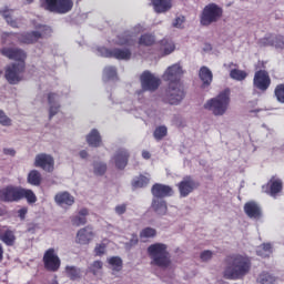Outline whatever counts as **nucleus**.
Returning <instances> with one entry per match:
<instances>
[{
	"label": "nucleus",
	"instance_id": "6",
	"mask_svg": "<svg viewBox=\"0 0 284 284\" xmlns=\"http://www.w3.org/2000/svg\"><path fill=\"white\" fill-rule=\"evenodd\" d=\"M42 7L44 10H49V12L68 14L74 8V2L72 0H43Z\"/></svg>",
	"mask_w": 284,
	"mask_h": 284
},
{
	"label": "nucleus",
	"instance_id": "22",
	"mask_svg": "<svg viewBox=\"0 0 284 284\" xmlns=\"http://www.w3.org/2000/svg\"><path fill=\"white\" fill-rule=\"evenodd\" d=\"M244 212L250 219H261L262 212L261 206L256 202H247L244 205Z\"/></svg>",
	"mask_w": 284,
	"mask_h": 284
},
{
	"label": "nucleus",
	"instance_id": "46",
	"mask_svg": "<svg viewBox=\"0 0 284 284\" xmlns=\"http://www.w3.org/2000/svg\"><path fill=\"white\" fill-rule=\"evenodd\" d=\"M103 270V262L101 261H94L90 267H89V271L94 275V276H98V274H101Z\"/></svg>",
	"mask_w": 284,
	"mask_h": 284
},
{
	"label": "nucleus",
	"instance_id": "35",
	"mask_svg": "<svg viewBox=\"0 0 284 284\" xmlns=\"http://www.w3.org/2000/svg\"><path fill=\"white\" fill-rule=\"evenodd\" d=\"M108 263L113 272H121L123 270V260L119 256L109 257Z\"/></svg>",
	"mask_w": 284,
	"mask_h": 284
},
{
	"label": "nucleus",
	"instance_id": "58",
	"mask_svg": "<svg viewBox=\"0 0 284 284\" xmlns=\"http://www.w3.org/2000/svg\"><path fill=\"white\" fill-rule=\"evenodd\" d=\"M142 156L148 160L150 159L151 154L148 151H143Z\"/></svg>",
	"mask_w": 284,
	"mask_h": 284
},
{
	"label": "nucleus",
	"instance_id": "33",
	"mask_svg": "<svg viewBox=\"0 0 284 284\" xmlns=\"http://www.w3.org/2000/svg\"><path fill=\"white\" fill-rule=\"evenodd\" d=\"M0 239L6 245H14V241L17 240L14 232L10 230H6L4 232L0 230Z\"/></svg>",
	"mask_w": 284,
	"mask_h": 284
},
{
	"label": "nucleus",
	"instance_id": "11",
	"mask_svg": "<svg viewBox=\"0 0 284 284\" xmlns=\"http://www.w3.org/2000/svg\"><path fill=\"white\" fill-rule=\"evenodd\" d=\"M33 165L44 172H54V158L51 154L39 153L34 158Z\"/></svg>",
	"mask_w": 284,
	"mask_h": 284
},
{
	"label": "nucleus",
	"instance_id": "4",
	"mask_svg": "<svg viewBox=\"0 0 284 284\" xmlns=\"http://www.w3.org/2000/svg\"><path fill=\"white\" fill-rule=\"evenodd\" d=\"M204 110L211 112L213 116H224L230 110V90H224L215 98L207 100L204 103Z\"/></svg>",
	"mask_w": 284,
	"mask_h": 284
},
{
	"label": "nucleus",
	"instance_id": "27",
	"mask_svg": "<svg viewBox=\"0 0 284 284\" xmlns=\"http://www.w3.org/2000/svg\"><path fill=\"white\" fill-rule=\"evenodd\" d=\"M42 34L38 31L22 33L18 37L20 43H37L39 39H41Z\"/></svg>",
	"mask_w": 284,
	"mask_h": 284
},
{
	"label": "nucleus",
	"instance_id": "45",
	"mask_svg": "<svg viewBox=\"0 0 284 284\" xmlns=\"http://www.w3.org/2000/svg\"><path fill=\"white\" fill-rule=\"evenodd\" d=\"M116 77V68L106 67L103 71V81H110V79H114Z\"/></svg>",
	"mask_w": 284,
	"mask_h": 284
},
{
	"label": "nucleus",
	"instance_id": "39",
	"mask_svg": "<svg viewBox=\"0 0 284 284\" xmlns=\"http://www.w3.org/2000/svg\"><path fill=\"white\" fill-rule=\"evenodd\" d=\"M153 136H154L155 141H163V139H165V136H168V126L160 125V126L155 128V130L153 132Z\"/></svg>",
	"mask_w": 284,
	"mask_h": 284
},
{
	"label": "nucleus",
	"instance_id": "28",
	"mask_svg": "<svg viewBox=\"0 0 284 284\" xmlns=\"http://www.w3.org/2000/svg\"><path fill=\"white\" fill-rule=\"evenodd\" d=\"M176 50V44L171 39H163L160 41V52L168 57V54H172Z\"/></svg>",
	"mask_w": 284,
	"mask_h": 284
},
{
	"label": "nucleus",
	"instance_id": "56",
	"mask_svg": "<svg viewBox=\"0 0 284 284\" xmlns=\"http://www.w3.org/2000/svg\"><path fill=\"white\" fill-rule=\"evenodd\" d=\"M79 156H80V159H88V151H85V150L80 151Z\"/></svg>",
	"mask_w": 284,
	"mask_h": 284
},
{
	"label": "nucleus",
	"instance_id": "5",
	"mask_svg": "<svg viewBox=\"0 0 284 284\" xmlns=\"http://www.w3.org/2000/svg\"><path fill=\"white\" fill-rule=\"evenodd\" d=\"M223 19V8L216 3H209L204 7L200 16L201 26H212Z\"/></svg>",
	"mask_w": 284,
	"mask_h": 284
},
{
	"label": "nucleus",
	"instance_id": "57",
	"mask_svg": "<svg viewBox=\"0 0 284 284\" xmlns=\"http://www.w3.org/2000/svg\"><path fill=\"white\" fill-rule=\"evenodd\" d=\"M3 261V245L0 244V263Z\"/></svg>",
	"mask_w": 284,
	"mask_h": 284
},
{
	"label": "nucleus",
	"instance_id": "53",
	"mask_svg": "<svg viewBox=\"0 0 284 284\" xmlns=\"http://www.w3.org/2000/svg\"><path fill=\"white\" fill-rule=\"evenodd\" d=\"M28 214V209L22 207L18 211V216L23 221L26 219V215Z\"/></svg>",
	"mask_w": 284,
	"mask_h": 284
},
{
	"label": "nucleus",
	"instance_id": "26",
	"mask_svg": "<svg viewBox=\"0 0 284 284\" xmlns=\"http://www.w3.org/2000/svg\"><path fill=\"white\" fill-rule=\"evenodd\" d=\"M2 17L6 19L7 23L11 28H21V19H14V11L7 9L1 12Z\"/></svg>",
	"mask_w": 284,
	"mask_h": 284
},
{
	"label": "nucleus",
	"instance_id": "17",
	"mask_svg": "<svg viewBox=\"0 0 284 284\" xmlns=\"http://www.w3.org/2000/svg\"><path fill=\"white\" fill-rule=\"evenodd\" d=\"M94 240V230L91 226L80 229L75 235V243L78 245H90Z\"/></svg>",
	"mask_w": 284,
	"mask_h": 284
},
{
	"label": "nucleus",
	"instance_id": "40",
	"mask_svg": "<svg viewBox=\"0 0 284 284\" xmlns=\"http://www.w3.org/2000/svg\"><path fill=\"white\" fill-rule=\"evenodd\" d=\"M27 199L28 203H37V195L32 190L20 189V200Z\"/></svg>",
	"mask_w": 284,
	"mask_h": 284
},
{
	"label": "nucleus",
	"instance_id": "19",
	"mask_svg": "<svg viewBox=\"0 0 284 284\" xmlns=\"http://www.w3.org/2000/svg\"><path fill=\"white\" fill-rule=\"evenodd\" d=\"M262 190L275 197L283 190V181H281V179L272 178L265 186H262Z\"/></svg>",
	"mask_w": 284,
	"mask_h": 284
},
{
	"label": "nucleus",
	"instance_id": "36",
	"mask_svg": "<svg viewBox=\"0 0 284 284\" xmlns=\"http://www.w3.org/2000/svg\"><path fill=\"white\" fill-rule=\"evenodd\" d=\"M277 281L276 276L270 272H262L257 277L260 284H274Z\"/></svg>",
	"mask_w": 284,
	"mask_h": 284
},
{
	"label": "nucleus",
	"instance_id": "14",
	"mask_svg": "<svg viewBox=\"0 0 284 284\" xmlns=\"http://www.w3.org/2000/svg\"><path fill=\"white\" fill-rule=\"evenodd\" d=\"M44 267L49 272H57L61 267V260L54 248H49L43 256Z\"/></svg>",
	"mask_w": 284,
	"mask_h": 284
},
{
	"label": "nucleus",
	"instance_id": "54",
	"mask_svg": "<svg viewBox=\"0 0 284 284\" xmlns=\"http://www.w3.org/2000/svg\"><path fill=\"white\" fill-rule=\"evenodd\" d=\"M3 154L7 156H14L17 154V151L14 149H3Z\"/></svg>",
	"mask_w": 284,
	"mask_h": 284
},
{
	"label": "nucleus",
	"instance_id": "34",
	"mask_svg": "<svg viewBox=\"0 0 284 284\" xmlns=\"http://www.w3.org/2000/svg\"><path fill=\"white\" fill-rule=\"evenodd\" d=\"M65 274L71 281H79L83 273L81 272V268L77 266H67Z\"/></svg>",
	"mask_w": 284,
	"mask_h": 284
},
{
	"label": "nucleus",
	"instance_id": "60",
	"mask_svg": "<svg viewBox=\"0 0 284 284\" xmlns=\"http://www.w3.org/2000/svg\"><path fill=\"white\" fill-rule=\"evenodd\" d=\"M27 1H28V3H32L33 0H27Z\"/></svg>",
	"mask_w": 284,
	"mask_h": 284
},
{
	"label": "nucleus",
	"instance_id": "23",
	"mask_svg": "<svg viewBox=\"0 0 284 284\" xmlns=\"http://www.w3.org/2000/svg\"><path fill=\"white\" fill-rule=\"evenodd\" d=\"M88 214L90 212L88 209H81L77 215L71 216V223L74 227H81L88 223Z\"/></svg>",
	"mask_w": 284,
	"mask_h": 284
},
{
	"label": "nucleus",
	"instance_id": "43",
	"mask_svg": "<svg viewBox=\"0 0 284 284\" xmlns=\"http://www.w3.org/2000/svg\"><path fill=\"white\" fill-rule=\"evenodd\" d=\"M156 236V229L145 227L140 232V239L146 241V239H154Z\"/></svg>",
	"mask_w": 284,
	"mask_h": 284
},
{
	"label": "nucleus",
	"instance_id": "55",
	"mask_svg": "<svg viewBox=\"0 0 284 284\" xmlns=\"http://www.w3.org/2000/svg\"><path fill=\"white\" fill-rule=\"evenodd\" d=\"M139 243V236L132 235V239L130 240V245H136Z\"/></svg>",
	"mask_w": 284,
	"mask_h": 284
},
{
	"label": "nucleus",
	"instance_id": "49",
	"mask_svg": "<svg viewBox=\"0 0 284 284\" xmlns=\"http://www.w3.org/2000/svg\"><path fill=\"white\" fill-rule=\"evenodd\" d=\"M105 250H108V245L105 243H99L94 247L95 256H103L105 254Z\"/></svg>",
	"mask_w": 284,
	"mask_h": 284
},
{
	"label": "nucleus",
	"instance_id": "50",
	"mask_svg": "<svg viewBox=\"0 0 284 284\" xmlns=\"http://www.w3.org/2000/svg\"><path fill=\"white\" fill-rule=\"evenodd\" d=\"M214 257V252L212 251H203L200 255L201 261H203V263H207V261H212V258Z\"/></svg>",
	"mask_w": 284,
	"mask_h": 284
},
{
	"label": "nucleus",
	"instance_id": "3",
	"mask_svg": "<svg viewBox=\"0 0 284 284\" xmlns=\"http://www.w3.org/2000/svg\"><path fill=\"white\" fill-rule=\"evenodd\" d=\"M146 252L149 254L151 265L154 267H160L161 270H169V267H172V257L170 255V251H168L166 244H151L146 248Z\"/></svg>",
	"mask_w": 284,
	"mask_h": 284
},
{
	"label": "nucleus",
	"instance_id": "51",
	"mask_svg": "<svg viewBox=\"0 0 284 284\" xmlns=\"http://www.w3.org/2000/svg\"><path fill=\"white\" fill-rule=\"evenodd\" d=\"M115 214H118L119 216H121V214H125L126 210H128V204H119L115 206Z\"/></svg>",
	"mask_w": 284,
	"mask_h": 284
},
{
	"label": "nucleus",
	"instance_id": "15",
	"mask_svg": "<svg viewBox=\"0 0 284 284\" xmlns=\"http://www.w3.org/2000/svg\"><path fill=\"white\" fill-rule=\"evenodd\" d=\"M181 77H183V68L181 64L175 63L164 71L162 79L163 81H169L170 83H181Z\"/></svg>",
	"mask_w": 284,
	"mask_h": 284
},
{
	"label": "nucleus",
	"instance_id": "1",
	"mask_svg": "<svg viewBox=\"0 0 284 284\" xmlns=\"http://www.w3.org/2000/svg\"><path fill=\"white\" fill-rule=\"evenodd\" d=\"M0 54L10 59L11 61H18V63H12L6 67L4 78L11 85H17L23 80V71L26 70V51L19 48L3 47L0 50Z\"/></svg>",
	"mask_w": 284,
	"mask_h": 284
},
{
	"label": "nucleus",
	"instance_id": "44",
	"mask_svg": "<svg viewBox=\"0 0 284 284\" xmlns=\"http://www.w3.org/2000/svg\"><path fill=\"white\" fill-rule=\"evenodd\" d=\"M156 41V38L152 34H143L141 36L139 43L140 45H154V42Z\"/></svg>",
	"mask_w": 284,
	"mask_h": 284
},
{
	"label": "nucleus",
	"instance_id": "32",
	"mask_svg": "<svg viewBox=\"0 0 284 284\" xmlns=\"http://www.w3.org/2000/svg\"><path fill=\"white\" fill-rule=\"evenodd\" d=\"M274 252V247L271 243H264L257 247V256H261L262 258H268V256H272Z\"/></svg>",
	"mask_w": 284,
	"mask_h": 284
},
{
	"label": "nucleus",
	"instance_id": "38",
	"mask_svg": "<svg viewBox=\"0 0 284 284\" xmlns=\"http://www.w3.org/2000/svg\"><path fill=\"white\" fill-rule=\"evenodd\" d=\"M230 77L234 81H245V79H247V72H245L244 70L232 69L230 72Z\"/></svg>",
	"mask_w": 284,
	"mask_h": 284
},
{
	"label": "nucleus",
	"instance_id": "13",
	"mask_svg": "<svg viewBox=\"0 0 284 284\" xmlns=\"http://www.w3.org/2000/svg\"><path fill=\"white\" fill-rule=\"evenodd\" d=\"M199 187V183L192 179V176H185L183 180L178 183V190L180 192V196L185 199L194 192Z\"/></svg>",
	"mask_w": 284,
	"mask_h": 284
},
{
	"label": "nucleus",
	"instance_id": "25",
	"mask_svg": "<svg viewBox=\"0 0 284 284\" xmlns=\"http://www.w3.org/2000/svg\"><path fill=\"white\" fill-rule=\"evenodd\" d=\"M48 100H49V119H52V116H54L55 114L59 113V95L57 93H50L48 95Z\"/></svg>",
	"mask_w": 284,
	"mask_h": 284
},
{
	"label": "nucleus",
	"instance_id": "47",
	"mask_svg": "<svg viewBox=\"0 0 284 284\" xmlns=\"http://www.w3.org/2000/svg\"><path fill=\"white\" fill-rule=\"evenodd\" d=\"M0 125H3L4 128H10V125H12V119L7 116L3 110H0Z\"/></svg>",
	"mask_w": 284,
	"mask_h": 284
},
{
	"label": "nucleus",
	"instance_id": "9",
	"mask_svg": "<svg viewBox=\"0 0 284 284\" xmlns=\"http://www.w3.org/2000/svg\"><path fill=\"white\" fill-rule=\"evenodd\" d=\"M143 32V27L141 24L135 26L132 31H126L114 39L116 45H132L136 41V36Z\"/></svg>",
	"mask_w": 284,
	"mask_h": 284
},
{
	"label": "nucleus",
	"instance_id": "41",
	"mask_svg": "<svg viewBox=\"0 0 284 284\" xmlns=\"http://www.w3.org/2000/svg\"><path fill=\"white\" fill-rule=\"evenodd\" d=\"M105 172H108V164H105L103 162H94L93 163V173L97 176H103V174H105Z\"/></svg>",
	"mask_w": 284,
	"mask_h": 284
},
{
	"label": "nucleus",
	"instance_id": "29",
	"mask_svg": "<svg viewBox=\"0 0 284 284\" xmlns=\"http://www.w3.org/2000/svg\"><path fill=\"white\" fill-rule=\"evenodd\" d=\"M87 143L91 148H99L101 145V134L98 130L93 129L88 135H87Z\"/></svg>",
	"mask_w": 284,
	"mask_h": 284
},
{
	"label": "nucleus",
	"instance_id": "30",
	"mask_svg": "<svg viewBox=\"0 0 284 284\" xmlns=\"http://www.w3.org/2000/svg\"><path fill=\"white\" fill-rule=\"evenodd\" d=\"M152 209L160 216H165V214H168V204L163 200L154 199L152 202Z\"/></svg>",
	"mask_w": 284,
	"mask_h": 284
},
{
	"label": "nucleus",
	"instance_id": "16",
	"mask_svg": "<svg viewBox=\"0 0 284 284\" xmlns=\"http://www.w3.org/2000/svg\"><path fill=\"white\" fill-rule=\"evenodd\" d=\"M271 83H272V80L270 79V74L267 73V71L260 70L255 72V75L253 79L254 88H257V90L265 92V90L270 88Z\"/></svg>",
	"mask_w": 284,
	"mask_h": 284
},
{
	"label": "nucleus",
	"instance_id": "31",
	"mask_svg": "<svg viewBox=\"0 0 284 284\" xmlns=\"http://www.w3.org/2000/svg\"><path fill=\"white\" fill-rule=\"evenodd\" d=\"M200 79L203 82V88H207V85H211L212 83V71L207 67H202L200 69Z\"/></svg>",
	"mask_w": 284,
	"mask_h": 284
},
{
	"label": "nucleus",
	"instance_id": "24",
	"mask_svg": "<svg viewBox=\"0 0 284 284\" xmlns=\"http://www.w3.org/2000/svg\"><path fill=\"white\" fill-rule=\"evenodd\" d=\"M151 3L159 14L172 10V0H151Z\"/></svg>",
	"mask_w": 284,
	"mask_h": 284
},
{
	"label": "nucleus",
	"instance_id": "59",
	"mask_svg": "<svg viewBox=\"0 0 284 284\" xmlns=\"http://www.w3.org/2000/svg\"><path fill=\"white\" fill-rule=\"evenodd\" d=\"M50 284H59L57 280H53Z\"/></svg>",
	"mask_w": 284,
	"mask_h": 284
},
{
	"label": "nucleus",
	"instance_id": "12",
	"mask_svg": "<svg viewBox=\"0 0 284 284\" xmlns=\"http://www.w3.org/2000/svg\"><path fill=\"white\" fill-rule=\"evenodd\" d=\"M0 201L4 203L21 201V189L12 185L0 189Z\"/></svg>",
	"mask_w": 284,
	"mask_h": 284
},
{
	"label": "nucleus",
	"instance_id": "20",
	"mask_svg": "<svg viewBox=\"0 0 284 284\" xmlns=\"http://www.w3.org/2000/svg\"><path fill=\"white\" fill-rule=\"evenodd\" d=\"M54 201L60 207H72V205H74V197L67 191L57 193Z\"/></svg>",
	"mask_w": 284,
	"mask_h": 284
},
{
	"label": "nucleus",
	"instance_id": "42",
	"mask_svg": "<svg viewBox=\"0 0 284 284\" xmlns=\"http://www.w3.org/2000/svg\"><path fill=\"white\" fill-rule=\"evenodd\" d=\"M150 183V178L140 175L138 178H134L132 181V186L133 187H145Z\"/></svg>",
	"mask_w": 284,
	"mask_h": 284
},
{
	"label": "nucleus",
	"instance_id": "18",
	"mask_svg": "<svg viewBox=\"0 0 284 284\" xmlns=\"http://www.w3.org/2000/svg\"><path fill=\"white\" fill-rule=\"evenodd\" d=\"M128 159H130V152L126 149H119L112 156L111 161L114 163L118 170H125Z\"/></svg>",
	"mask_w": 284,
	"mask_h": 284
},
{
	"label": "nucleus",
	"instance_id": "48",
	"mask_svg": "<svg viewBox=\"0 0 284 284\" xmlns=\"http://www.w3.org/2000/svg\"><path fill=\"white\" fill-rule=\"evenodd\" d=\"M275 97L280 103H284V84H278L275 88Z\"/></svg>",
	"mask_w": 284,
	"mask_h": 284
},
{
	"label": "nucleus",
	"instance_id": "52",
	"mask_svg": "<svg viewBox=\"0 0 284 284\" xmlns=\"http://www.w3.org/2000/svg\"><path fill=\"white\" fill-rule=\"evenodd\" d=\"M183 23H185V18L184 17H178L173 21V28H183Z\"/></svg>",
	"mask_w": 284,
	"mask_h": 284
},
{
	"label": "nucleus",
	"instance_id": "37",
	"mask_svg": "<svg viewBox=\"0 0 284 284\" xmlns=\"http://www.w3.org/2000/svg\"><path fill=\"white\" fill-rule=\"evenodd\" d=\"M28 183H30V185H41V173L37 170H32L28 174Z\"/></svg>",
	"mask_w": 284,
	"mask_h": 284
},
{
	"label": "nucleus",
	"instance_id": "21",
	"mask_svg": "<svg viewBox=\"0 0 284 284\" xmlns=\"http://www.w3.org/2000/svg\"><path fill=\"white\" fill-rule=\"evenodd\" d=\"M152 194L155 199H163L165 196H172V194H174V190H172L170 185L154 184L152 186Z\"/></svg>",
	"mask_w": 284,
	"mask_h": 284
},
{
	"label": "nucleus",
	"instance_id": "7",
	"mask_svg": "<svg viewBox=\"0 0 284 284\" xmlns=\"http://www.w3.org/2000/svg\"><path fill=\"white\" fill-rule=\"evenodd\" d=\"M164 99L170 105H179L185 99V90L181 82L169 83L165 91Z\"/></svg>",
	"mask_w": 284,
	"mask_h": 284
},
{
	"label": "nucleus",
	"instance_id": "8",
	"mask_svg": "<svg viewBox=\"0 0 284 284\" xmlns=\"http://www.w3.org/2000/svg\"><path fill=\"white\" fill-rule=\"evenodd\" d=\"M98 57H106L118 59L119 61H128L132 57V52L129 49H112L109 50L104 47L97 49Z\"/></svg>",
	"mask_w": 284,
	"mask_h": 284
},
{
	"label": "nucleus",
	"instance_id": "2",
	"mask_svg": "<svg viewBox=\"0 0 284 284\" xmlns=\"http://www.w3.org/2000/svg\"><path fill=\"white\" fill-rule=\"evenodd\" d=\"M252 270V261L247 255H232L226 260V267L223 272L224 278L229 281H239Z\"/></svg>",
	"mask_w": 284,
	"mask_h": 284
},
{
	"label": "nucleus",
	"instance_id": "10",
	"mask_svg": "<svg viewBox=\"0 0 284 284\" xmlns=\"http://www.w3.org/2000/svg\"><path fill=\"white\" fill-rule=\"evenodd\" d=\"M142 90L154 92V90H159V85H161V79L154 75L150 71H144L140 77Z\"/></svg>",
	"mask_w": 284,
	"mask_h": 284
}]
</instances>
